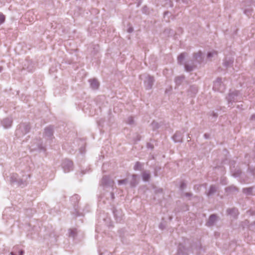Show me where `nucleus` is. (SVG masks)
Listing matches in <instances>:
<instances>
[{
	"label": "nucleus",
	"mask_w": 255,
	"mask_h": 255,
	"mask_svg": "<svg viewBox=\"0 0 255 255\" xmlns=\"http://www.w3.org/2000/svg\"><path fill=\"white\" fill-rule=\"evenodd\" d=\"M2 68L1 67H0V72L2 71Z\"/></svg>",
	"instance_id": "nucleus-49"
},
{
	"label": "nucleus",
	"mask_w": 255,
	"mask_h": 255,
	"mask_svg": "<svg viewBox=\"0 0 255 255\" xmlns=\"http://www.w3.org/2000/svg\"><path fill=\"white\" fill-rule=\"evenodd\" d=\"M254 224H255V223H254Z\"/></svg>",
	"instance_id": "nucleus-57"
},
{
	"label": "nucleus",
	"mask_w": 255,
	"mask_h": 255,
	"mask_svg": "<svg viewBox=\"0 0 255 255\" xmlns=\"http://www.w3.org/2000/svg\"><path fill=\"white\" fill-rule=\"evenodd\" d=\"M188 253V250L185 248V247L180 245L178 250V253L179 255H183L184 254H187Z\"/></svg>",
	"instance_id": "nucleus-18"
},
{
	"label": "nucleus",
	"mask_w": 255,
	"mask_h": 255,
	"mask_svg": "<svg viewBox=\"0 0 255 255\" xmlns=\"http://www.w3.org/2000/svg\"><path fill=\"white\" fill-rule=\"evenodd\" d=\"M38 148L40 150H43L44 151L45 150V149L44 147H43L41 145L38 146Z\"/></svg>",
	"instance_id": "nucleus-39"
},
{
	"label": "nucleus",
	"mask_w": 255,
	"mask_h": 255,
	"mask_svg": "<svg viewBox=\"0 0 255 255\" xmlns=\"http://www.w3.org/2000/svg\"><path fill=\"white\" fill-rule=\"evenodd\" d=\"M191 195H192V194L190 193H186L185 194V196H186V197H190Z\"/></svg>",
	"instance_id": "nucleus-41"
},
{
	"label": "nucleus",
	"mask_w": 255,
	"mask_h": 255,
	"mask_svg": "<svg viewBox=\"0 0 255 255\" xmlns=\"http://www.w3.org/2000/svg\"><path fill=\"white\" fill-rule=\"evenodd\" d=\"M194 64L195 63L192 61V63L191 65H189L188 63H186L185 64V69L186 71L188 72L192 71L194 67Z\"/></svg>",
	"instance_id": "nucleus-24"
},
{
	"label": "nucleus",
	"mask_w": 255,
	"mask_h": 255,
	"mask_svg": "<svg viewBox=\"0 0 255 255\" xmlns=\"http://www.w3.org/2000/svg\"><path fill=\"white\" fill-rule=\"evenodd\" d=\"M71 200L74 203H76L79 201L80 197L78 195L75 194L71 197Z\"/></svg>",
	"instance_id": "nucleus-28"
},
{
	"label": "nucleus",
	"mask_w": 255,
	"mask_h": 255,
	"mask_svg": "<svg viewBox=\"0 0 255 255\" xmlns=\"http://www.w3.org/2000/svg\"><path fill=\"white\" fill-rule=\"evenodd\" d=\"M202 61V53L201 52H199L197 53H195L193 56V62L195 63H200Z\"/></svg>",
	"instance_id": "nucleus-14"
},
{
	"label": "nucleus",
	"mask_w": 255,
	"mask_h": 255,
	"mask_svg": "<svg viewBox=\"0 0 255 255\" xmlns=\"http://www.w3.org/2000/svg\"><path fill=\"white\" fill-rule=\"evenodd\" d=\"M231 172L233 176L235 177L240 176L242 173V172L240 169H235L234 171L232 169Z\"/></svg>",
	"instance_id": "nucleus-26"
},
{
	"label": "nucleus",
	"mask_w": 255,
	"mask_h": 255,
	"mask_svg": "<svg viewBox=\"0 0 255 255\" xmlns=\"http://www.w3.org/2000/svg\"><path fill=\"white\" fill-rule=\"evenodd\" d=\"M192 249L193 250V252L195 251H196L195 253L198 254V250H200L202 249L200 243L197 244L195 247L192 246Z\"/></svg>",
	"instance_id": "nucleus-27"
},
{
	"label": "nucleus",
	"mask_w": 255,
	"mask_h": 255,
	"mask_svg": "<svg viewBox=\"0 0 255 255\" xmlns=\"http://www.w3.org/2000/svg\"><path fill=\"white\" fill-rule=\"evenodd\" d=\"M234 59L232 58H226L223 62V65L226 68H228L230 67H231L233 64Z\"/></svg>",
	"instance_id": "nucleus-13"
},
{
	"label": "nucleus",
	"mask_w": 255,
	"mask_h": 255,
	"mask_svg": "<svg viewBox=\"0 0 255 255\" xmlns=\"http://www.w3.org/2000/svg\"><path fill=\"white\" fill-rule=\"evenodd\" d=\"M198 92V88L195 85H192L187 91L188 95L191 97L194 96Z\"/></svg>",
	"instance_id": "nucleus-12"
},
{
	"label": "nucleus",
	"mask_w": 255,
	"mask_h": 255,
	"mask_svg": "<svg viewBox=\"0 0 255 255\" xmlns=\"http://www.w3.org/2000/svg\"><path fill=\"white\" fill-rule=\"evenodd\" d=\"M142 179L144 181H148L150 177V172L148 171H144L142 173Z\"/></svg>",
	"instance_id": "nucleus-21"
},
{
	"label": "nucleus",
	"mask_w": 255,
	"mask_h": 255,
	"mask_svg": "<svg viewBox=\"0 0 255 255\" xmlns=\"http://www.w3.org/2000/svg\"><path fill=\"white\" fill-rule=\"evenodd\" d=\"M251 120H255V115H253L251 117Z\"/></svg>",
	"instance_id": "nucleus-45"
},
{
	"label": "nucleus",
	"mask_w": 255,
	"mask_h": 255,
	"mask_svg": "<svg viewBox=\"0 0 255 255\" xmlns=\"http://www.w3.org/2000/svg\"><path fill=\"white\" fill-rule=\"evenodd\" d=\"M211 116L215 118H216L218 117V115L216 113H214V112H212L211 113Z\"/></svg>",
	"instance_id": "nucleus-37"
},
{
	"label": "nucleus",
	"mask_w": 255,
	"mask_h": 255,
	"mask_svg": "<svg viewBox=\"0 0 255 255\" xmlns=\"http://www.w3.org/2000/svg\"><path fill=\"white\" fill-rule=\"evenodd\" d=\"M5 21V16L2 14L0 13V24H1Z\"/></svg>",
	"instance_id": "nucleus-35"
},
{
	"label": "nucleus",
	"mask_w": 255,
	"mask_h": 255,
	"mask_svg": "<svg viewBox=\"0 0 255 255\" xmlns=\"http://www.w3.org/2000/svg\"><path fill=\"white\" fill-rule=\"evenodd\" d=\"M53 128L52 126L46 127L44 129V136L47 139H51L53 137Z\"/></svg>",
	"instance_id": "nucleus-8"
},
{
	"label": "nucleus",
	"mask_w": 255,
	"mask_h": 255,
	"mask_svg": "<svg viewBox=\"0 0 255 255\" xmlns=\"http://www.w3.org/2000/svg\"><path fill=\"white\" fill-rule=\"evenodd\" d=\"M216 220H217L216 216L214 214H212L210 216L209 219L206 223V225L208 226H212L215 224Z\"/></svg>",
	"instance_id": "nucleus-15"
},
{
	"label": "nucleus",
	"mask_w": 255,
	"mask_h": 255,
	"mask_svg": "<svg viewBox=\"0 0 255 255\" xmlns=\"http://www.w3.org/2000/svg\"><path fill=\"white\" fill-rule=\"evenodd\" d=\"M217 55V52L216 51H213L212 52H209L208 53L207 57L208 58H210L213 57L214 56Z\"/></svg>",
	"instance_id": "nucleus-30"
},
{
	"label": "nucleus",
	"mask_w": 255,
	"mask_h": 255,
	"mask_svg": "<svg viewBox=\"0 0 255 255\" xmlns=\"http://www.w3.org/2000/svg\"><path fill=\"white\" fill-rule=\"evenodd\" d=\"M12 123V119L11 118L4 119L1 122V124L4 128H8L11 127Z\"/></svg>",
	"instance_id": "nucleus-11"
},
{
	"label": "nucleus",
	"mask_w": 255,
	"mask_h": 255,
	"mask_svg": "<svg viewBox=\"0 0 255 255\" xmlns=\"http://www.w3.org/2000/svg\"><path fill=\"white\" fill-rule=\"evenodd\" d=\"M145 78L146 80L144 81V86L147 90L151 89L154 82V78L149 75H147Z\"/></svg>",
	"instance_id": "nucleus-7"
},
{
	"label": "nucleus",
	"mask_w": 255,
	"mask_h": 255,
	"mask_svg": "<svg viewBox=\"0 0 255 255\" xmlns=\"http://www.w3.org/2000/svg\"><path fill=\"white\" fill-rule=\"evenodd\" d=\"M159 191H160V192H162V190L161 189H160L159 190Z\"/></svg>",
	"instance_id": "nucleus-50"
},
{
	"label": "nucleus",
	"mask_w": 255,
	"mask_h": 255,
	"mask_svg": "<svg viewBox=\"0 0 255 255\" xmlns=\"http://www.w3.org/2000/svg\"><path fill=\"white\" fill-rule=\"evenodd\" d=\"M113 214L117 222H120L123 216L122 210L121 209L114 208Z\"/></svg>",
	"instance_id": "nucleus-9"
},
{
	"label": "nucleus",
	"mask_w": 255,
	"mask_h": 255,
	"mask_svg": "<svg viewBox=\"0 0 255 255\" xmlns=\"http://www.w3.org/2000/svg\"><path fill=\"white\" fill-rule=\"evenodd\" d=\"M31 13H32V12H31V11H28V12L26 14V16H27V15H30V14H31Z\"/></svg>",
	"instance_id": "nucleus-47"
},
{
	"label": "nucleus",
	"mask_w": 255,
	"mask_h": 255,
	"mask_svg": "<svg viewBox=\"0 0 255 255\" xmlns=\"http://www.w3.org/2000/svg\"><path fill=\"white\" fill-rule=\"evenodd\" d=\"M133 28H132V27H130V28H129L128 29V31L129 33H131V32H132L133 31Z\"/></svg>",
	"instance_id": "nucleus-40"
},
{
	"label": "nucleus",
	"mask_w": 255,
	"mask_h": 255,
	"mask_svg": "<svg viewBox=\"0 0 255 255\" xmlns=\"http://www.w3.org/2000/svg\"><path fill=\"white\" fill-rule=\"evenodd\" d=\"M184 131H177L174 134V135L172 137V138H173V140L175 142H182V141L183 137V134L184 132Z\"/></svg>",
	"instance_id": "nucleus-10"
},
{
	"label": "nucleus",
	"mask_w": 255,
	"mask_h": 255,
	"mask_svg": "<svg viewBox=\"0 0 255 255\" xmlns=\"http://www.w3.org/2000/svg\"><path fill=\"white\" fill-rule=\"evenodd\" d=\"M185 79V77L183 75L177 76L175 78L174 81L177 86H180Z\"/></svg>",
	"instance_id": "nucleus-19"
},
{
	"label": "nucleus",
	"mask_w": 255,
	"mask_h": 255,
	"mask_svg": "<svg viewBox=\"0 0 255 255\" xmlns=\"http://www.w3.org/2000/svg\"><path fill=\"white\" fill-rule=\"evenodd\" d=\"M223 184H226V182H224V183L223 182Z\"/></svg>",
	"instance_id": "nucleus-52"
},
{
	"label": "nucleus",
	"mask_w": 255,
	"mask_h": 255,
	"mask_svg": "<svg viewBox=\"0 0 255 255\" xmlns=\"http://www.w3.org/2000/svg\"><path fill=\"white\" fill-rule=\"evenodd\" d=\"M137 175L135 174H133L132 175V179L130 182V184L131 187H135L137 184Z\"/></svg>",
	"instance_id": "nucleus-22"
},
{
	"label": "nucleus",
	"mask_w": 255,
	"mask_h": 255,
	"mask_svg": "<svg viewBox=\"0 0 255 255\" xmlns=\"http://www.w3.org/2000/svg\"><path fill=\"white\" fill-rule=\"evenodd\" d=\"M152 128L155 129L159 128V125L157 123L153 122L151 124Z\"/></svg>",
	"instance_id": "nucleus-36"
},
{
	"label": "nucleus",
	"mask_w": 255,
	"mask_h": 255,
	"mask_svg": "<svg viewBox=\"0 0 255 255\" xmlns=\"http://www.w3.org/2000/svg\"><path fill=\"white\" fill-rule=\"evenodd\" d=\"M24 253V251L20 250V251L18 252V255H23Z\"/></svg>",
	"instance_id": "nucleus-38"
},
{
	"label": "nucleus",
	"mask_w": 255,
	"mask_h": 255,
	"mask_svg": "<svg viewBox=\"0 0 255 255\" xmlns=\"http://www.w3.org/2000/svg\"><path fill=\"white\" fill-rule=\"evenodd\" d=\"M111 196L112 199H114L115 198L114 194L113 193H111Z\"/></svg>",
	"instance_id": "nucleus-43"
},
{
	"label": "nucleus",
	"mask_w": 255,
	"mask_h": 255,
	"mask_svg": "<svg viewBox=\"0 0 255 255\" xmlns=\"http://www.w3.org/2000/svg\"><path fill=\"white\" fill-rule=\"evenodd\" d=\"M30 177L29 174L22 175L21 178L19 177L17 174H12L10 176V182L12 184H15L22 187L25 186L28 183V179Z\"/></svg>",
	"instance_id": "nucleus-1"
},
{
	"label": "nucleus",
	"mask_w": 255,
	"mask_h": 255,
	"mask_svg": "<svg viewBox=\"0 0 255 255\" xmlns=\"http://www.w3.org/2000/svg\"><path fill=\"white\" fill-rule=\"evenodd\" d=\"M114 184V181L110 179L108 176H103L102 181L101 185L104 187H113Z\"/></svg>",
	"instance_id": "nucleus-6"
},
{
	"label": "nucleus",
	"mask_w": 255,
	"mask_h": 255,
	"mask_svg": "<svg viewBox=\"0 0 255 255\" xmlns=\"http://www.w3.org/2000/svg\"><path fill=\"white\" fill-rule=\"evenodd\" d=\"M204 136L206 138H208L209 137V135L207 133L204 134Z\"/></svg>",
	"instance_id": "nucleus-46"
},
{
	"label": "nucleus",
	"mask_w": 255,
	"mask_h": 255,
	"mask_svg": "<svg viewBox=\"0 0 255 255\" xmlns=\"http://www.w3.org/2000/svg\"><path fill=\"white\" fill-rule=\"evenodd\" d=\"M242 99V95L238 91H230L227 100L229 107H231L233 103L240 101Z\"/></svg>",
	"instance_id": "nucleus-2"
},
{
	"label": "nucleus",
	"mask_w": 255,
	"mask_h": 255,
	"mask_svg": "<svg viewBox=\"0 0 255 255\" xmlns=\"http://www.w3.org/2000/svg\"><path fill=\"white\" fill-rule=\"evenodd\" d=\"M185 186V184L182 183L181 184L180 188L182 189Z\"/></svg>",
	"instance_id": "nucleus-44"
},
{
	"label": "nucleus",
	"mask_w": 255,
	"mask_h": 255,
	"mask_svg": "<svg viewBox=\"0 0 255 255\" xmlns=\"http://www.w3.org/2000/svg\"><path fill=\"white\" fill-rule=\"evenodd\" d=\"M184 58H185V56H184V54L183 53H181V54H180L178 57V62L181 64H182V61H183V60L184 59Z\"/></svg>",
	"instance_id": "nucleus-29"
},
{
	"label": "nucleus",
	"mask_w": 255,
	"mask_h": 255,
	"mask_svg": "<svg viewBox=\"0 0 255 255\" xmlns=\"http://www.w3.org/2000/svg\"><path fill=\"white\" fill-rule=\"evenodd\" d=\"M89 82L90 83V86L91 88L94 90H96L98 88L99 86V84L98 82L96 79H90Z\"/></svg>",
	"instance_id": "nucleus-16"
},
{
	"label": "nucleus",
	"mask_w": 255,
	"mask_h": 255,
	"mask_svg": "<svg viewBox=\"0 0 255 255\" xmlns=\"http://www.w3.org/2000/svg\"><path fill=\"white\" fill-rule=\"evenodd\" d=\"M226 89V87L220 78H218L214 82L213 89L215 91L223 92Z\"/></svg>",
	"instance_id": "nucleus-4"
},
{
	"label": "nucleus",
	"mask_w": 255,
	"mask_h": 255,
	"mask_svg": "<svg viewBox=\"0 0 255 255\" xmlns=\"http://www.w3.org/2000/svg\"><path fill=\"white\" fill-rule=\"evenodd\" d=\"M222 183H223V182L224 183V182H225V181L223 180V181H222Z\"/></svg>",
	"instance_id": "nucleus-54"
},
{
	"label": "nucleus",
	"mask_w": 255,
	"mask_h": 255,
	"mask_svg": "<svg viewBox=\"0 0 255 255\" xmlns=\"http://www.w3.org/2000/svg\"><path fill=\"white\" fill-rule=\"evenodd\" d=\"M30 127L29 124L22 123L19 125L18 128L16 130V134L18 137L23 136L29 132Z\"/></svg>",
	"instance_id": "nucleus-3"
},
{
	"label": "nucleus",
	"mask_w": 255,
	"mask_h": 255,
	"mask_svg": "<svg viewBox=\"0 0 255 255\" xmlns=\"http://www.w3.org/2000/svg\"><path fill=\"white\" fill-rule=\"evenodd\" d=\"M76 234V229H70L69 230V236L74 237Z\"/></svg>",
	"instance_id": "nucleus-32"
},
{
	"label": "nucleus",
	"mask_w": 255,
	"mask_h": 255,
	"mask_svg": "<svg viewBox=\"0 0 255 255\" xmlns=\"http://www.w3.org/2000/svg\"><path fill=\"white\" fill-rule=\"evenodd\" d=\"M133 169L134 170H141L142 169V164L138 161L136 162L134 165Z\"/></svg>",
	"instance_id": "nucleus-25"
},
{
	"label": "nucleus",
	"mask_w": 255,
	"mask_h": 255,
	"mask_svg": "<svg viewBox=\"0 0 255 255\" xmlns=\"http://www.w3.org/2000/svg\"><path fill=\"white\" fill-rule=\"evenodd\" d=\"M149 147H151V148H152V147L151 146H149Z\"/></svg>",
	"instance_id": "nucleus-55"
},
{
	"label": "nucleus",
	"mask_w": 255,
	"mask_h": 255,
	"mask_svg": "<svg viewBox=\"0 0 255 255\" xmlns=\"http://www.w3.org/2000/svg\"><path fill=\"white\" fill-rule=\"evenodd\" d=\"M167 30H168V29H165V30H164V33H166V31H167Z\"/></svg>",
	"instance_id": "nucleus-51"
},
{
	"label": "nucleus",
	"mask_w": 255,
	"mask_h": 255,
	"mask_svg": "<svg viewBox=\"0 0 255 255\" xmlns=\"http://www.w3.org/2000/svg\"><path fill=\"white\" fill-rule=\"evenodd\" d=\"M217 190V187L215 185H211L209 189V191L207 193V195L208 197L212 196V195H213L214 194H215Z\"/></svg>",
	"instance_id": "nucleus-17"
},
{
	"label": "nucleus",
	"mask_w": 255,
	"mask_h": 255,
	"mask_svg": "<svg viewBox=\"0 0 255 255\" xmlns=\"http://www.w3.org/2000/svg\"><path fill=\"white\" fill-rule=\"evenodd\" d=\"M252 191V188H244L243 190V192L245 193H246L247 194H250L251 193Z\"/></svg>",
	"instance_id": "nucleus-34"
},
{
	"label": "nucleus",
	"mask_w": 255,
	"mask_h": 255,
	"mask_svg": "<svg viewBox=\"0 0 255 255\" xmlns=\"http://www.w3.org/2000/svg\"><path fill=\"white\" fill-rule=\"evenodd\" d=\"M227 212L228 215H230L234 217H236L238 214V210L235 208L232 209H228L227 210Z\"/></svg>",
	"instance_id": "nucleus-20"
},
{
	"label": "nucleus",
	"mask_w": 255,
	"mask_h": 255,
	"mask_svg": "<svg viewBox=\"0 0 255 255\" xmlns=\"http://www.w3.org/2000/svg\"><path fill=\"white\" fill-rule=\"evenodd\" d=\"M128 182V179H122V180H119L118 181V184L119 185H125Z\"/></svg>",
	"instance_id": "nucleus-31"
},
{
	"label": "nucleus",
	"mask_w": 255,
	"mask_h": 255,
	"mask_svg": "<svg viewBox=\"0 0 255 255\" xmlns=\"http://www.w3.org/2000/svg\"><path fill=\"white\" fill-rule=\"evenodd\" d=\"M10 254H11V255H17L16 254L14 253L13 252H11Z\"/></svg>",
	"instance_id": "nucleus-48"
},
{
	"label": "nucleus",
	"mask_w": 255,
	"mask_h": 255,
	"mask_svg": "<svg viewBox=\"0 0 255 255\" xmlns=\"http://www.w3.org/2000/svg\"><path fill=\"white\" fill-rule=\"evenodd\" d=\"M242 107H243V105L241 104V105H238L237 107L238 109H242Z\"/></svg>",
	"instance_id": "nucleus-42"
},
{
	"label": "nucleus",
	"mask_w": 255,
	"mask_h": 255,
	"mask_svg": "<svg viewBox=\"0 0 255 255\" xmlns=\"http://www.w3.org/2000/svg\"><path fill=\"white\" fill-rule=\"evenodd\" d=\"M245 13L246 14H247V11H246V10H245Z\"/></svg>",
	"instance_id": "nucleus-53"
},
{
	"label": "nucleus",
	"mask_w": 255,
	"mask_h": 255,
	"mask_svg": "<svg viewBox=\"0 0 255 255\" xmlns=\"http://www.w3.org/2000/svg\"><path fill=\"white\" fill-rule=\"evenodd\" d=\"M149 147H151V148H152V147L151 146H149Z\"/></svg>",
	"instance_id": "nucleus-56"
},
{
	"label": "nucleus",
	"mask_w": 255,
	"mask_h": 255,
	"mask_svg": "<svg viewBox=\"0 0 255 255\" xmlns=\"http://www.w3.org/2000/svg\"><path fill=\"white\" fill-rule=\"evenodd\" d=\"M61 165L65 173L69 172L73 170V162L69 159H64Z\"/></svg>",
	"instance_id": "nucleus-5"
},
{
	"label": "nucleus",
	"mask_w": 255,
	"mask_h": 255,
	"mask_svg": "<svg viewBox=\"0 0 255 255\" xmlns=\"http://www.w3.org/2000/svg\"><path fill=\"white\" fill-rule=\"evenodd\" d=\"M127 123L128 125H133L134 124V121H133V118L132 117H128L127 119Z\"/></svg>",
	"instance_id": "nucleus-33"
},
{
	"label": "nucleus",
	"mask_w": 255,
	"mask_h": 255,
	"mask_svg": "<svg viewBox=\"0 0 255 255\" xmlns=\"http://www.w3.org/2000/svg\"><path fill=\"white\" fill-rule=\"evenodd\" d=\"M238 188L234 186H231L226 188V191L229 193L238 192Z\"/></svg>",
	"instance_id": "nucleus-23"
}]
</instances>
